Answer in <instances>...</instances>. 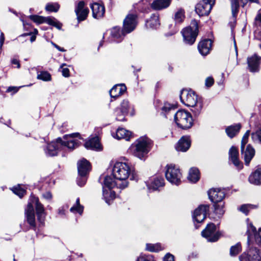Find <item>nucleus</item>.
I'll list each match as a JSON object with an SVG mask.
<instances>
[{
    "label": "nucleus",
    "mask_w": 261,
    "mask_h": 261,
    "mask_svg": "<svg viewBox=\"0 0 261 261\" xmlns=\"http://www.w3.org/2000/svg\"><path fill=\"white\" fill-rule=\"evenodd\" d=\"M30 200V201L28 204L27 207L25 210V215L28 223L35 230V216L33 204H34L35 206L37 220L41 225H43L44 224L46 213L43 204L39 202L38 197L32 195Z\"/></svg>",
    "instance_id": "nucleus-1"
},
{
    "label": "nucleus",
    "mask_w": 261,
    "mask_h": 261,
    "mask_svg": "<svg viewBox=\"0 0 261 261\" xmlns=\"http://www.w3.org/2000/svg\"><path fill=\"white\" fill-rule=\"evenodd\" d=\"M132 172L130 167L126 163L116 162L114 164L112 174L114 178L120 182V184H119V189H123L127 187V179Z\"/></svg>",
    "instance_id": "nucleus-2"
},
{
    "label": "nucleus",
    "mask_w": 261,
    "mask_h": 261,
    "mask_svg": "<svg viewBox=\"0 0 261 261\" xmlns=\"http://www.w3.org/2000/svg\"><path fill=\"white\" fill-rule=\"evenodd\" d=\"M152 141L146 136L140 137L130 147V150L132 154L139 158L143 159L150 150Z\"/></svg>",
    "instance_id": "nucleus-3"
},
{
    "label": "nucleus",
    "mask_w": 261,
    "mask_h": 261,
    "mask_svg": "<svg viewBox=\"0 0 261 261\" xmlns=\"http://www.w3.org/2000/svg\"><path fill=\"white\" fill-rule=\"evenodd\" d=\"M174 121L176 125L183 129L190 128L193 125L191 114L185 110H179L175 114Z\"/></svg>",
    "instance_id": "nucleus-4"
},
{
    "label": "nucleus",
    "mask_w": 261,
    "mask_h": 261,
    "mask_svg": "<svg viewBox=\"0 0 261 261\" xmlns=\"http://www.w3.org/2000/svg\"><path fill=\"white\" fill-rule=\"evenodd\" d=\"M192 26L184 29L182 31V34L184 41L189 45L193 44L196 40L198 33V24L196 20H193L191 22Z\"/></svg>",
    "instance_id": "nucleus-5"
},
{
    "label": "nucleus",
    "mask_w": 261,
    "mask_h": 261,
    "mask_svg": "<svg viewBox=\"0 0 261 261\" xmlns=\"http://www.w3.org/2000/svg\"><path fill=\"white\" fill-rule=\"evenodd\" d=\"M166 168L165 176L167 180L172 184L178 185L182 176L179 169L173 164L167 165Z\"/></svg>",
    "instance_id": "nucleus-6"
},
{
    "label": "nucleus",
    "mask_w": 261,
    "mask_h": 261,
    "mask_svg": "<svg viewBox=\"0 0 261 261\" xmlns=\"http://www.w3.org/2000/svg\"><path fill=\"white\" fill-rule=\"evenodd\" d=\"M80 136L79 133H73L68 135H66L64 137V139H66V138H70L71 139L66 141H63L61 138L57 139L58 142L59 143L61 149L64 148H67L70 150H72L76 148L79 145V141L77 139H74L75 137H78Z\"/></svg>",
    "instance_id": "nucleus-7"
},
{
    "label": "nucleus",
    "mask_w": 261,
    "mask_h": 261,
    "mask_svg": "<svg viewBox=\"0 0 261 261\" xmlns=\"http://www.w3.org/2000/svg\"><path fill=\"white\" fill-rule=\"evenodd\" d=\"M202 236L207 239L208 242H215L218 240L221 233L216 231V226L213 223L207 224L204 230L201 232Z\"/></svg>",
    "instance_id": "nucleus-8"
},
{
    "label": "nucleus",
    "mask_w": 261,
    "mask_h": 261,
    "mask_svg": "<svg viewBox=\"0 0 261 261\" xmlns=\"http://www.w3.org/2000/svg\"><path fill=\"white\" fill-rule=\"evenodd\" d=\"M240 261H261L259 250L255 247H249L247 252H243L239 256Z\"/></svg>",
    "instance_id": "nucleus-9"
},
{
    "label": "nucleus",
    "mask_w": 261,
    "mask_h": 261,
    "mask_svg": "<svg viewBox=\"0 0 261 261\" xmlns=\"http://www.w3.org/2000/svg\"><path fill=\"white\" fill-rule=\"evenodd\" d=\"M180 99L181 102L188 107L194 106L199 100L194 92L187 90H182L181 91Z\"/></svg>",
    "instance_id": "nucleus-10"
},
{
    "label": "nucleus",
    "mask_w": 261,
    "mask_h": 261,
    "mask_svg": "<svg viewBox=\"0 0 261 261\" xmlns=\"http://www.w3.org/2000/svg\"><path fill=\"white\" fill-rule=\"evenodd\" d=\"M215 0H202L195 7L196 13L200 16L207 15L210 13Z\"/></svg>",
    "instance_id": "nucleus-11"
},
{
    "label": "nucleus",
    "mask_w": 261,
    "mask_h": 261,
    "mask_svg": "<svg viewBox=\"0 0 261 261\" xmlns=\"http://www.w3.org/2000/svg\"><path fill=\"white\" fill-rule=\"evenodd\" d=\"M137 15L135 14H128L123 21L124 32L129 33L135 30L137 24Z\"/></svg>",
    "instance_id": "nucleus-12"
},
{
    "label": "nucleus",
    "mask_w": 261,
    "mask_h": 261,
    "mask_svg": "<svg viewBox=\"0 0 261 261\" xmlns=\"http://www.w3.org/2000/svg\"><path fill=\"white\" fill-rule=\"evenodd\" d=\"M208 195L211 201L215 204L221 203L225 196V192L224 189L213 188L208 191Z\"/></svg>",
    "instance_id": "nucleus-13"
},
{
    "label": "nucleus",
    "mask_w": 261,
    "mask_h": 261,
    "mask_svg": "<svg viewBox=\"0 0 261 261\" xmlns=\"http://www.w3.org/2000/svg\"><path fill=\"white\" fill-rule=\"evenodd\" d=\"M247 234L248 236L247 243L249 246L251 244L252 235L253 234L255 243L261 247V228H259L257 231L256 228L252 224H250L248 226Z\"/></svg>",
    "instance_id": "nucleus-14"
},
{
    "label": "nucleus",
    "mask_w": 261,
    "mask_h": 261,
    "mask_svg": "<svg viewBox=\"0 0 261 261\" xmlns=\"http://www.w3.org/2000/svg\"><path fill=\"white\" fill-rule=\"evenodd\" d=\"M75 12L79 22L85 20L89 13V9L85 7L84 1L79 2L75 6Z\"/></svg>",
    "instance_id": "nucleus-15"
},
{
    "label": "nucleus",
    "mask_w": 261,
    "mask_h": 261,
    "mask_svg": "<svg viewBox=\"0 0 261 261\" xmlns=\"http://www.w3.org/2000/svg\"><path fill=\"white\" fill-rule=\"evenodd\" d=\"M208 208V206L206 205L199 206L194 212L193 216L194 220L198 223L203 222L206 218Z\"/></svg>",
    "instance_id": "nucleus-16"
},
{
    "label": "nucleus",
    "mask_w": 261,
    "mask_h": 261,
    "mask_svg": "<svg viewBox=\"0 0 261 261\" xmlns=\"http://www.w3.org/2000/svg\"><path fill=\"white\" fill-rule=\"evenodd\" d=\"M229 159L233 164L239 170L242 169L243 164L239 159V151L234 146H232L229 150Z\"/></svg>",
    "instance_id": "nucleus-17"
},
{
    "label": "nucleus",
    "mask_w": 261,
    "mask_h": 261,
    "mask_svg": "<svg viewBox=\"0 0 261 261\" xmlns=\"http://www.w3.org/2000/svg\"><path fill=\"white\" fill-rule=\"evenodd\" d=\"M261 57L256 54L247 58V64L251 72H257L259 70Z\"/></svg>",
    "instance_id": "nucleus-18"
},
{
    "label": "nucleus",
    "mask_w": 261,
    "mask_h": 261,
    "mask_svg": "<svg viewBox=\"0 0 261 261\" xmlns=\"http://www.w3.org/2000/svg\"><path fill=\"white\" fill-rule=\"evenodd\" d=\"M212 42L211 39H205L201 40L198 44V49L202 56H206L210 53L212 48Z\"/></svg>",
    "instance_id": "nucleus-19"
},
{
    "label": "nucleus",
    "mask_w": 261,
    "mask_h": 261,
    "mask_svg": "<svg viewBox=\"0 0 261 261\" xmlns=\"http://www.w3.org/2000/svg\"><path fill=\"white\" fill-rule=\"evenodd\" d=\"M61 149L59 143L57 139L56 141H53L47 144L46 148L44 150L47 156H53L57 155L58 151Z\"/></svg>",
    "instance_id": "nucleus-20"
},
{
    "label": "nucleus",
    "mask_w": 261,
    "mask_h": 261,
    "mask_svg": "<svg viewBox=\"0 0 261 261\" xmlns=\"http://www.w3.org/2000/svg\"><path fill=\"white\" fill-rule=\"evenodd\" d=\"M191 146V140L189 136L182 137L177 143L175 148L177 151L185 152Z\"/></svg>",
    "instance_id": "nucleus-21"
},
{
    "label": "nucleus",
    "mask_w": 261,
    "mask_h": 261,
    "mask_svg": "<svg viewBox=\"0 0 261 261\" xmlns=\"http://www.w3.org/2000/svg\"><path fill=\"white\" fill-rule=\"evenodd\" d=\"M77 169L79 175H87L91 169L90 164L87 160L83 159L77 163Z\"/></svg>",
    "instance_id": "nucleus-22"
},
{
    "label": "nucleus",
    "mask_w": 261,
    "mask_h": 261,
    "mask_svg": "<svg viewBox=\"0 0 261 261\" xmlns=\"http://www.w3.org/2000/svg\"><path fill=\"white\" fill-rule=\"evenodd\" d=\"M241 153L244 155L245 165L248 166L251 160L254 156V149L251 145L248 144L246 148L245 146L244 147L243 152L241 151Z\"/></svg>",
    "instance_id": "nucleus-23"
},
{
    "label": "nucleus",
    "mask_w": 261,
    "mask_h": 261,
    "mask_svg": "<svg viewBox=\"0 0 261 261\" xmlns=\"http://www.w3.org/2000/svg\"><path fill=\"white\" fill-rule=\"evenodd\" d=\"M93 17L99 19L101 18L105 12V9L103 5L95 3L91 5Z\"/></svg>",
    "instance_id": "nucleus-24"
},
{
    "label": "nucleus",
    "mask_w": 261,
    "mask_h": 261,
    "mask_svg": "<svg viewBox=\"0 0 261 261\" xmlns=\"http://www.w3.org/2000/svg\"><path fill=\"white\" fill-rule=\"evenodd\" d=\"M164 179L162 177H156L151 179L150 182L147 184L149 190L155 191L159 190L160 187L164 186Z\"/></svg>",
    "instance_id": "nucleus-25"
},
{
    "label": "nucleus",
    "mask_w": 261,
    "mask_h": 261,
    "mask_svg": "<svg viewBox=\"0 0 261 261\" xmlns=\"http://www.w3.org/2000/svg\"><path fill=\"white\" fill-rule=\"evenodd\" d=\"M171 0H154L151 4V7L154 10H161L168 8Z\"/></svg>",
    "instance_id": "nucleus-26"
},
{
    "label": "nucleus",
    "mask_w": 261,
    "mask_h": 261,
    "mask_svg": "<svg viewBox=\"0 0 261 261\" xmlns=\"http://www.w3.org/2000/svg\"><path fill=\"white\" fill-rule=\"evenodd\" d=\"M86 148L92 150H99L101 149V145L98 137H93L89 139L85 143Z\"/></svg>",
    "instance_id": "nucleus-27"
},
{
    "label": "nucleus",
    "mask_w": 261,
    "mask_h": 261,
    "mask_svg": "<svg viewBox=\"0 0 261 261\" xmlns=\"http://www.w3.org/2000/svg\"><path fill=\"white\" fill-rule=\"evenodd\" d=\"M119 184H120V182L118 181L115 178L114 179L110 176H107L104 179L103 189L108 188L112 189L115 187L119 188Z\"/></svg>",
    "instance_id": "nucleus-28"
},
{
    "label": "nucleus",
    "mask_w": 261,
    "mask_h": 261,
    "mask_svg": "<svg viewBox=\"0 0 261 261\" xmlns=\"http://www.w3.org/2000/svg\"><path fill=\"white\" fill-rule=\"evenodd\" d=\"M126 90V87L122 85L114 86L110 91L111 97L117 98L122 95Z\"/></svg>",
    "instance_id": "nucleus-29"
},
{
    "label": "nucleus",
    "mask_w": 261,
    "mask_h": 261,
    "mask_svg": "<svg viewBox=\"0 0 261 261\" xmlns=\"http://www.w3.org/2000/svg\"><path fill=\"white\" fill-rule=\"evenodd\" d=\"M249 182L255 185H259L261 184V169H257L249 177Z\"/></svg>",
    "instance_id": "nucleus-30"
},
{
    "label": "nucleus",
    "mask_w": 261,
    "mask_h": 261,
    "mask_svg": "<svg viewBox=\"0 0 261 261\" xmlns=\"http://www.w3.org/2000/svg\"><path fill=\"white\" fill-rule=\"evenodd\" d=\"M131 137L132 132L123 128H118L116 133V138L118 140L123 139L126 141H128Z\"/></svg>",
    "instance_id": "nucleus-31"
},
{
    "label": "nucleus",
    "mask_w": 261,
    "mask_h": 261,
    "mask_svg": "<svg viewBox=\"0 0 261 261\" xmlns=\"http://www.w3.org/2000/svg\"><path fill=\"white\" fill-rule=\"evenodd\" d=\"M241 128V125L240 123L236 124L234 125H230L228 126L225 132L227 136L232 138L234 137L240 131Z\"/></svg>",
    "instance_id": "nucleus-32"
},
{
    "label": "nucleus",
    "mask_w": 261,
    "mask_h": 261,
    "mask_svg": "<svg viewBox=\"0 0 261 261\" xmlns=\"http://www.w3.org/2000/svg\"><path fill=\"white\" fill-rule=\"evenodd\" d=\"M126 34L124 32L123 29L121 30L120 28L117 27H114L111 30L112 37L117 42L121 41L122 37L124 36Z\"/></svg>",
    "instance_id": "nucleus-33"
},
{
    "label": "nucleus",
    "mask_w": 261,
    "mask_h": 261,
    "mask_svg": "<svg viewBox=\"0 0 261 261\" xmlns=\"http://www.w3.org/2000/svg\"><path fill=\"white\" fill-rule=\"evenodd\" d=\"M160 24L159 17L158 14H152L150 19L147 20L146 22V27L152 29L157 28Z\"/></svg>",
    "instance_id": "nucleus-34"
},
{
    "label": "nucleus",
    "mask_w": 261,
    "mask_h": 261,
    "mask_svg": "<svg viewBox=\"0 0 261 261\" xmlns=\"http://www.w3.org/2000/svg\"><path fill=\"white\" fill-rule=\"evenodd\" d=\"M188 179L192 182L195 183L200 178V173L198 169L196 168H191L189 171Z\"/></svg>",
    "instance_id": "nucleus-35"
},
{
    "label": "nucleus",
    "mask_w": 261,
    "mask_h": 261,
    "mask_svg": "<svg viewBox=\"0 0 261 261\" xmlns=\"http://www.w3.org/2000/svg\"><path fill=\"white\" fill-rule=\"evenodd\" d=\"M121 113L122 114L127 115L129 111L132 110V111L130 113V115L133 116L134 115V109L130 105L129 101L127 100H123L121 103L120 107Z\"/></svg>",
    "instance_id": "nucleus-36"
},
{
    "label": "nucleus",
    "mask_w": 261,
    "mask_h": 261,
    "mask_svg": "<svg viewBox=\"0 0 261 261\" xmlns=\"http://www.w3.org/2000/svg\"><path fill=\"white\" fill-rule=\"evenodd\" d=\"M103 196L106 202L110 204L111 200L114 199L115 197V192L111 189H103Z\"/></svg>",
    "instance_id": "nucleus-37"
},
{
    "label": "nucleus",
    "mask_w": 261,
    "mask_h": 261,
    "mask_svg": "<svg viewBox=\"0 0 261 261\" xmlns=\"http://www.w3.org/2000/svg\"><path fill=\"white\" fill-rule=\"evenodd\" d=\"M173 19L175 24L181 23L185 19V11L184 9H179L174 14Z\"/></svg>",
    "instance_id": "nucleus-38"
},
{
    "label": "nucleus",
    "mask_w": 261,
    "mask_h": 261,
    "mask_svg": "<svg viewBox=\"0 0 261 261\" xmlns=\"http://www.w3.org/2000/svg\"><path fill=\"white\" fill-rule=\"evenodd\" d=\"M84 210V206L80 204V198H77L76 200L75 203L70 208V212L75 213H77L80 215H82Z\"/></svg>",
    "instance_id": "nucleus-39"
},
{
    "label": "nucleus",
    "mask_w": 261,
    "mask_h": 261,
    "mask_svg": "<svg viewBox=\"0 0 261 261\" xmlns=\"http://www.w3.org/2000/svg\"><path fill=\"white\" fill-rule=\"evenodd\" d=\"M45 22L50 25L56 27L59 30H61L62 27V23L54 17H46Z\"/></svg>",
    "instance_id": "nucleus-40"
},
{
    "label": "nucleus",
    "mask_w": 261,
    "mask_h": 261,
    "mask_svg": "<svg viewBox=\"0 0 261 261\" xmlns=\"http://www.w3.org/2000/svg\"><path fill=\"white\" fill-rule=\"evenodd\" d=\"M192 108L191 111L193 113L195 116H198L202 111L203 107V103L201 100H199L194 106H190Z\"/></svg>",
    "instance_id": "nucleus-41"
},
{
    "label": "nucleus",
    "mask_w": 261,
    "mask_h": 261,
    "mask_svg": "<svg viewBox=\"0 0 261 261\" xmlns=\"http://www.w3.org/2000/svg\"><path fill=\"white\" fill-rule=\"evenodd\" d=\"M231 3V8L232 15L233 17H236L238 14L239 9V3L238 0H230Z\"/></svg>",
    "instance_id": "nucleus-42"
},
{
    "label": "nucleus",
    "mask_w": 261,
    "mask_h": 261,
    "mask_svg": "<svg viewBox=\"0 0 261 261\" xmlns=\"http://www.w3.org/2000/svg\"><path fill=\"white\" fill-rule=\"evenodd\" d=\"M242 250V247L240 243H237L235 245L231 247L230 249V255L235 256L237 255Z\"/></svg>",
    "instance_id": "nucleus-43"
},
{
    "label": "nucleus",
    "mask_w": 261,
    "mask_h": 261,
    "mask_svg": "<svg viewBox=\"0 0 261 261\" xmlns=\"http://www.w3.org/2000/svg\"><path fill=\"white\" fill-rule=\"evenodd\" d=\"M257 207V205H253L251 204H245L241 205L239 210L244 213L246 215H248L249 211L252 209L256 208Z\"/></svg>",
    "instance_id": "nucleus-44"
},
{
    "label": "nucleus",
    "mask_w": 261,
    "mask_h": 261,
    "mask_svg": "<svg viewBox=\"0 0 261 261\" xmlns=\"http://www.w3.org/2000/svg\"><path fill=\"white\" fill-rule=\"evenodd\" d=\"M224 205L223 202L214 204L215 213L219 217L222 216L224 213Z\"/></svg>",
    "instance_id": "nucleus-45"
},
{
    "label": "nucleus",
    "mask_w": 261,
    "mask_h": 261,
    "mask_svg": "<svg viewBox=\"0 0 261 261\" xmlns=\"http://www.w3.org/2000/svg\"><path fill=\"white\" fill-rule=\"evenodd\" d=\"M60 8V5L57 3H49L46 4L45 9L48 12H57Z\"/></svg>",
    "instance_id": "nucleus-46"
},
{
    "label": "nucleus",
    "mask_w": 261,
    "mask_h": 261,
    "mask_svg": "<svg viewBox=\"0 0 261 261\" xmlns=\"http://www.w3.org/2000/svg\"><path fill=\"white\" fill-rule=\"evenodd\" d=\"M12 190L14 193L17 195L20 198L22 197L26 192L25 190L20 185L13 187Z\"/></svg>",
    "instance_id": "nucleus-47"
},
{
    "label": "nucleus",
    "mask_w": 261,
    "mask_h": 261,
    "mask_svg": "<svg viewBox=\"0 0 261 261\" xmlns=\"http://www.w3.org/2000/svg\"><path fill=\"white\" fill-rule=\"evenodd\" d=\"M37 79L44 81H49L51 80V75L47 71H41L38 73Z\"/></svg>",
    "instance_id": "nucleus-48"
},
{
    "label": "nucleus",
    "mask_w": 261,
    "mask_h": 261,
    "mask_svg": "<svg viewBox=\"0 0 261 261\" xmlns=\"http://www.w3.org/2000/svg\"><path fill=\"white\" fill-rule=\"evenodd\" d=\"M146 249L150 252H158L162 249L159 244H147Z\"/></svg>",
    "instance_id": "nucleus-49"
},
{
    "label": "nucleus",
    "mask_w": 261,
    "mask_h": 261,
    "mask_svg": "<svg viewBox=\"0 0 261 261\" xmlns=\"http://www.w3.org/2000/svg\"><path fill=\"white\" fill-rule=\"evenodd\" d=\"M45 18L46 17L36 15L30 16V18L34 22L38 24L45 22Z\"/></svg>",
    "instance_id": "nucleus-50"
},
{
    "label": "nucleus",
    "mask_w": 261,
    "mask_h": 261,
    "mask_svg": "<svg viewBox=\"0 0 261 261\" xmlns=\"http://www.w3.org/2000/svg\"><path fill=\"white\" fill-rule=\"evenodd\" d=\"M115 115L116 116V119L118 121H123L125 119V114H122L121 113V109L117 108L114 111Z\"/></svg>",
    "instance_id": "nucleus-51"
},
{
    "label": "nucleus",
    "mask_w": 261,
    "mask_h": 261,
    "mask_svg": "<svg viewBox=\"0 0 261 261\" xmlns=\"http://www.w3.org/2000/svg\"><path fill=\"white\" fill-rule=\"evenodd\" d=\"M249 135H250V130H248L247 131H246V132L244 135V136L242 138V141H241V151L243 152L244 151V148L246 144L248 142V139Z\"/></svg>",
    "instance_id": "nucleus-52"
},
{
    "label": "nucleus",
    "mask_w": 261,
    "mask_h": 261,
    "mask_svg": "<svg viewBox=\"0 0 261 261\" xmlns=\"http://www.w3.org/2000/svg\"><path fill=\"white\" fill-rule=\"evenodd\" d=\"M136 261H156L151 255L141 254Z\"/></svg>",
    "instance_id": "nucleus-53"
},
{
    "label": "nucleus",
    "mask_w": 261,
    "mask_h": 261,
    "mask_svg": "<svg viewBox=\"0 0 261 261\" xmlns=\"http://www.w3.org/2000/svg\"><path fill=\"white\" fill-rule=\"evenodd\" d=\"M251 138L254 141H258L261 143V128L258 129L256 132L251 134Z\"/></svg>",
    "instance_id": "nucleus-54"
},
{
    "label": "nucleus",
    "mask_w": 261,
    "mask_h": 261,
    "mask_svg": "<svg viewBox=\"0 0 261 261\" xmlns=\"http://www.w3.org/2000/svg\"><path fill=\"white\" fill-rule=\"evenodd\" d=\"M87 181L86 175H79L78 177L77 178V184L80 186L82 187L86 184Z\"/></svg>",
    "instance_id": "nucleus-55"
},
{
    "label": "nucleus",
    "mask_w": 261,
    "mask_h": 261,
    "mask_svg": "<svg viewBox=\"0 0 261 261\" xmlns=\"http://www.w3.org/2000/svg\"><path fill=\"white\" fill-rule=\"evenodd\" d=\"M214 83V80L212 77H208L206 79L205 81V85L207 87H211Z\"/></svg>",
    "instance_id": "nucleus-56"
},
{
    "label": "nucleus",
    "mask_w": 261,
    "mask_h": 261,
    "mask_svg": "<svg viewBox=\"0 0 261 261\" xmlns=\"http://www.w3.org/2000/svg\"><path fill=\"white\" fill-rule=\"evenodd\" d=\"M174 107L169 103H165L164 106L162 107V110L165 112H169L172 109H174Z\"/></svg>",
    "instance_id": "nucleus-57"
},
{
    "label": "nucleus",
    "mask_w": 261,
    "mask_h": 261,
    "mask_svg": "<svg viewBox=\"0 0 261 261\" xmlns=\"http://www.w3.org/2000/svg\"><path fill=\"white\" fill-rule=\"evenodd\" d=\"M163 261H174V257L169 253H167L163 258Z\"/></svg>",
    "instance_id": "nucleus-58"
},
{
    "label": "nucleus",
    "mask_w": 261,
    "mask_h": 261,
    "mask_svg": "<svg viewBox=\"0 0 261 261\" xmlns=\"http://www.w3.org/2000/svg\"><path fill=\"white\" fill-rule=\"evenodd\" d=\"M62 75L65 77H68L69 76V70L67 68H64L62 69Z\"/></svg>",
    "instance_id": "nucleus-59"
},
{
    "label": "nucleus",
    "mask_w": 261,
    "mask_h": 261,
    "mask_svg": "<svg viewBox=\"0 0 261 261\" xmlns=\"http://www.w3.org/2000/svg\"><path fill=\"white\" fill-rule=\"evenodd\" d=\"M43 197L47 200H50L52 198V195L50 192H47L43 194Z\"/></svg>",
    "instance_id": "nucleus-60"
},
{
    "label": "nucleus",
    "mask_w": 261,
    "mask_h": 261,
    "mask_svg": "<svg viewBox=\"0 0 261 261\" xmlns=\"http://www.w3.org/2000/svg\"><path fill=\"white\" fill-rule=\"evenodd\" d=\"M11 63L13 65H16L17 68H19L20 67L19 60L16 59H12Z\"/></svg>",
    "instance_id": "nucleus-61"
},
{
    "label": "nucleus",
    "mask_w": 261,
    "mask_h": 261,
    "mask_svg": "<svg viewBox=\"0 0 261 261\" xmlns=\"http://www.w3.org/2000/svg\"><path fill=\"white\" fill-rule=\"evenodd\" d=\"M5 40L4 34L3 33H1L0 36V48H2Z\"/></svg>",
    "instance_id": "nucleus-62"
},
{
    "label": "nucleus",
    "mask_w": 261,
    "mask_h": 261,
    "mask_svg": "<svg viewBox=\"0 0 261 261\" xmlns=\"http://www.w3.org/2000/svg\"><path fill=\"white\" fill-rule=\"evenodd\" d=\"M51 44H53V45L58 50L60 51H62V52H64V51H65V49H64L63 48H62L60 46H59V45H57L56 44H55V43L54 42H51Z\"/></svg>",
    "instance_id": "nucleus-63"
},
{
    "label": "nucleus",
    "mask_w": 261,
    "mask_h": 261,
    "mask_svg": "<svg viewBox=\"0 0 261 261\" xmlns=\"http://www.w3.org/2000/svg\"><path fill=\"white\" fill-rule=\"evenodd\" d=\"M256 20H258L261 22V13H258L255 17Z\"/></svg>",
    "instance_id": "nucleus-64"
}]
</instances>
